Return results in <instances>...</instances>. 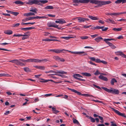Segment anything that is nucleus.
<instances>
[{
  "label": "nucleus",
  "instance_id": "28",
  "mask_svg": "<svg viewBox=\"0 0 126 126\" xmlns=\"http://www.w3.org/2000/svg\"><path fill=\"white\" fill-rule=\"evenodd\" d=\"M17 5L21 4L23 5L24 3L20 1H16L14 2Z\"/></svg>",
  "mask_w": 126,
  "mask_h": 126
},
{
  "label": "nucleus",
  "instance_id": "53",
  "mask_svg": "<svg viewBox=\"0 0 126 126\" xmlns=\"http://www.w3.org/2000/svg\"><path fill=\"white\" fill-rule=\"evenodd\" d=\"M122 52L120 51H117V52H116L115 53L116 54L121 56L122 54Z\"/></svg>",
  "mask_w": 126,
  "mask_h": 126
},
{
  "label": "nucleus",
  "instance_id": "59",
  "mask_svg": "<svg viewBox=\"0 0 126 126\" xmlns=\"http://www.w3.org/2000/svg\"><path fill=\"white\" fill-rule=\"evenodd\" d=\"M123 36L122 35H120L118 37H117L116 38L118 39H123Z\"/></svg>",
  "mask_w": 126,
  "mask_h": 126
},
{
  "label": "nucleus",
  "instance_id": "21",
  "mask_svg": "<svg viewBox=\"0 0 126 126\" xmlns=\"http://www.w3.org/2000/svg\"><path fill=\"white\" fill-rule=\"evenodd\" d=\"M4 33L6 34L10 35L13 33V32L12 30H9L5 31L4 32Z\"/></svg>",
  "mask_w": 126,
  "mask_h": 126
},
{
  "label": "nucleus",
  "instance_id": "15",
  "mask_svg": "<svg viewBox=\"0 0 126 126\" xmlns=\"http://www.w3.org/2000/svg\"><path fill=\"white\" fill-rule=\"evenodd\" d=\"M99 78L100 79L104 81H107L108 80V79L107 78L104 77L102 75H100L99 76Z\"/></svg>",
  "mask_w": 126,
  "mask_h": 126
},
{
  "label": "nucleus",
  "instance_id": "64",
  "mask_svg": "<svg viewBox=\"0 0 126 126\" xmlns=\"http://www.w3.org/2000/svg\"><path fill=\"white\" fill-rule=\"evenodd\" d=\"M121 56L123 58H126V55L124 54L123 52L122 53V54H121Z\"/></svg>",
  "mask_w": 126,
  "mask_h": 126
},
{
  "label": "nucleus",
  "instance_id": "16",
  "mask_svg": "<svg viewBox=\"0 0 126 126\" xmlns=\"http://www.w3.org/2000/svg\"><path fill=\"white\" fill-rule=\"evenodd\" d=\"M35 14L34 13L29 12L28 13H25L24 14V15L25 16H35Z\"/></svg>",
  "mask_w": 126,
  "mask_h": 126
},
{
  "label": "nucleus",
  "instance_id": "62",
  "mask_svg": "<svg viewBox=\"0 0 126 126\" xmlns=\"http://www.w3.org/2000/svg\"><path fill=\"white\" fill-rule=\"evenodd\" d=\"M110 47L112 49H114L116 48V47L113 44L112 45H110Z\"/></svg>",
  "mask_w": 126,
  "mask_h": 126
},
{
  "label": "nucleus",
  "instance_id": "56",
  "mask_svg": "<svg viewBox=\"0 0 126 126\" xmlns=\"http://www.w3.org/2000/svg\"><path fill=\"white\" fill-rule=\"evenodd\" d=\"M40 60H41V62H46L49 61L48 60H47V59Z\"/></svg>",
  "mask_w": 126,
  "mask_h": 126
},
{
  "label": "nucleus",
  "instance_id": "51",
  "mask_svg": "<svg viewBox=\"0 0 126 126\" xmlns=\"http://www.w3.org/2000/svg\"><path fill=\"white\" fill-rule=\"evenodd\" d=\"M19 13L16 12H12V14L15 16H17L18 14Z\"/></svg>",
  "mask_w": 126,
  "mask_h": 126
},
{
  "label": "nucleus",
  "instance_id": "1",
  "mask_svg": "<svg viewBox=\"0 0 126 126\" xmlns=\"http://www.w3.org/2000/svg\"><path fill=\"white\" fill-rule=\"evenodd\" d=\"M102 88L109 93H111L112 94H119V91L118 90L113 89L112 88L110 89H109L104 87H102Z\"/></svg>",
  "mask_w": 126,
  "mask_h": 126
},
{
  "label": "nucleus",
  "instance_id": "17",
  "mask_svg": "<svg viewBox=\"0 0 126 126\" xmlns=\"http://www.w3.org/2000/svg\"><path fill=\"white\" fill-rule=\"evenodd\" d=\"M96 3H96V4H98V6H99L104 5L103 2V1L97 0Z\"/></svg>",
  "mask_w": 126,
  "mask_h": 126
},
{
  "label": "nucleus",
  "instance_id": "38",
  "mask_svg": "<svg viewBox=\"0 0 126 126\" xmlns=\"http://www.w3.org/2000/svg\"><path fill=\"white\" fill-rule=\"evenodd\" d=\"M36 19L39 18V19H41V18H43V19H46L47 17L45 16H36Z\"/></svg>",
  "mask_w": 126,
  "mask_h": 126
},
{
  "label": "nucleus",
  "instance_id": "3",
  "mask_svg": "<svg viewBox=\"0 0 126 126\" xmlns=\"http://www.w3.org/2000/svg\"><path fill=\"white\" fill-rule=\"evenodd\" d=\"M67 50L65 49H49L48 51L49 52H53L56 53H64V51H66Z\"/></svg>",
  "mask_w": 126,
  "mask_h": 126
},
{
  "label": "nucleus",
  "instance_id": "46",
  "mask_svg": "<svg viewBox=\"0 0 126 126\" xmlns=\"http://www.w3.org/2000/svg\"><path fill=\"white\" fill-rule=\"evenodd\" d=\"M41 79V80H43L40 81V82H41L45 83V82H47L48 81V80H45L44 79Z\"/></svg>",
  "mask_w": 126,
  "mask_h": 126
},
{
  "label": "nucleus",
  "instance_id": "14",
  "mask_svg": "<svg viewBox=\"0 0 126 126\" xmlns=\"http://www.w3.org/2000/svg\"><path fill=\"white\" fill-rule=\"evenodd\" d=\"M88 16L89 18L93 20H96L100 19L98 16H94L90 15Z\"/></svg>",
  "mask_w": 126,
  "mask_h": 126
},
{
  "label": "nucleus",
  "instance_id": "55",
  "mask_svg": "<svg viewBox=\"0 0 126 126\" xmlns=\"http://www.w3.org/2000/svg\"><path fill=\"white\" fill-rule=\"evenodd\" d=\"M101 60L100 59H96L95 62L97 63H101Z\"/></svg>",
  "mask_w": 126,
  "mask_h": 126
},
{
  "label": "nucleus",
  "instance_id": "18",
  "mask_svg": "<svg viewBox=\"0 0 126 126\" xmlns=\"http://www.w3.org/2000/svg\"><path fill=\"white\" fill-rule=\"evenodd\" d=\"M38 1L39 2V4H38V5H40L41 3L45 4L47 3L48 2V1L46 0H38Z\"/></svg>",
  "mask_w": 126,
  "mask_h": 126
},
{
  "label": "nucleus",
  "instance_id": "40",
  "mask_svg": "<svg viewBox=\"0 0 126 126\" xmlns=\"http://www.w3.org/2000/svg\"><path fill=\"white\" fill-rule=\"evenodd\" d=\"M123 0H117L115 1V3L116 4H119L121 2L122 3Z\"/></svg>",
  "mask_w": 126,
  "mask_h": 126
},
{
  "label": "nucleus",
  "instance_id": "37",
  "mask_svg": "<svg viewBox=\"0 0 126 126\" xmlns=\"http://www.w3.org/2000/svg\"><path fill=\"white\" fill-rule=\"evenodd\" d=\"M104 5L108 4L110 3L111 2L110 1H103Z\"/></svg>",
  "mask_w": 126,
  "mask_h": 126
},
{
  "label": "nucleus",
  "instance_id": "9",
  "mask_svg": "<svg viewBox=\"0 0 126 126\" xmlns=\"http://www.w3.org/2000/svg\"><path fill=\"white\" fill-rule=\"evenodd\" d=\"M36 16L30 17H29L25 19H23L22 21H23L26 22L27 21L33 20L34 19H36Z\"/></svg>",
  "mask_w": 126,
  "mask_h": 126
},
{
  "label": "nucleus",
  "instance_id": "24",
  "mask_svg": "<svg viewBox=\"0 0 126 126\" xmlns=\"http://www.w3.org/2000/svg\"><path fill=\"white\" fill-rule=\"evenodd\" d=\"M52 110L54 113L56 114L59 112V111L56 110V108L54 107L52 108Z\"/></svg>",
  "mask_w": 126,
  "mask_h": 126
},
{
  "label": "nucleus",
  "instance_id": "27",
  "mask_svg": "<svg viewBox=\"0 0 126 126\" xmlns=\"http://www.w3.org/2000/svg\"><path fill=\"white\" fill-rule=\"evenodd\" d=\"M44 8L45 9H53L54 7L52 6L47 5Z\"/></svg>",
  "mask_w": 126,
  "mask_h": 126
},
{
  "label": "nucleus",
  "instance_id": "25",
  "mask_svg": "<svg viewBox=\"0 0 126 126\" xmlns=\"http://www.w3.org/2000/svg\"><path fill=\"white\" fill-rule=\"evenodd\" d=\"M117 82V80L115 78L112 79L110 81V83L112 85H113L115 82Z\"/></svg>",
  "mask_w": 126,
  "mask_h": 126
},
{
  "label": "nucleus",
  "instance_id": "31",
  "mask_svg": "<svg viewBox=\"0 0 126 126\" xmlns=\"http://www.w3.org/2000/svg\"><path fill=\"white\" fill-rule=\"evenodd\" d=\"M122 28H113L112 30L115 31H120L122 30Z\"/></svg>",
  "mask_w": 126,
  "mask_h": 126
},
{
  "label": "nucleus",
  "instance_id": "57",
  "mask_svg": "<svg viewBox=\"0 0 126 126\" xmlns=\"http://www.w3.org/2000/svg\"><path fill=\"white\" fill-rule=\"evenodd\" d=\"M89 58L92 61H95L96 59L94 57H90Z\"/></svg>",
  "mask_w": 126,
  "mask_h": 126
},
{
  "label": "nucleus",
  "instance_id": "13",
  "mask_svg": "<svg viewBox=\"0 0 126 126\" xmlns=\"http://www.w3.org/2000/svg\"><path fill=\"white\" fill-rule=\"evenodd\" d=\"M78 19V22L79 23H81L82 22H84V18H82L81 17H76L73 19Z\"/></svg>",
  "mask_w": 126,
  "mask_h": 126
},
{
  "label": "nucleus",
  "instance_id": "36",
  "mask_svg": "<svg viewBox=\"0 0 126 126\" xmlns=\"http://www.w3.org/2000/svg\"><path fill=\"white\" fill-rule=\"evenodd\" d=\"M43 41H52L53 39H50L49 38H46L42 40Z\"/></svg>",
  "mask_w": 126,
  "mask_h": 126
},
{
  "label": "nucleus",
  "instance_id": "6",
  "mask_svg": "<svg viewBox=\"0 0 126 126\" xmlns=\"http://www.w3.org/2000/svg\"><path fill=\"white\" fill-rule=\"evenodd\" d=\"M111 109L112 110L114 111L115 113H116L118 115L121 116L122 117H124L125 118H126V115H125V114L124 113H122L120 112L118 110H116L115 109L113 108H111Z\"/></svg>",
  "mask_w": 126,
  "mask_h": 126
},
{
  "label": "nucleus",
  "instance_id": "29",
  "mask_svg": "<svg viewBox=\"0 0 126 126\" xmlns=\"http://www.w3.org/2000/svg\"><path fill=\"white\" fill-rule=\"evenodd\" d=\"M10 75L9 74L5 73L0 74V77H9Z\"/></svg>",
  "mask_w": 126,
  "mask_h": 126
},
{
  "label": "nucleus",
  "instance_id": "63",
  "mask_svg": "<svg viewBox=\"0 0 126 126\" xmlns=\"http://www.w3.org/2000/svg\"><path fill=\"white\" fill-rule=\"evenodd\" d=\"M49 17H54L55 16V15H52L51 14H48L47 15Z\"/></svg>",
  "mask_w": 126,
  "mask_h": 126
},
{
  "label": "nucleus",
  "instance_id": "12",
  "mask_svg": "<svg viewBox=\"0 0 126 126\" xmlns=\"http://www.w3.org/2000/svg\"><path fill=\"white\" fill-rule=\"evenodd\" d=\"M67 89L68 90H71L72 92L77 94L79 95H82V94H81V93L80 92H79L75 89H72L69 88H68Z\"/></svg>",
  "mask_w": 126,
  "mask_h": 126
},
{
  "label": "nucleus",
  "instance_id": "43",
  "mask_svg": "<svg viewBox=\"0 0 126 126\" xmlns=\"http://www.w3.org/2000/svg\"><path fill=\"white\" fill-rule=\"evenodd\" d=\"M89 119H90L91 121L93 123H94L95 122V120L94 118L92 117L91 116L89 117Z\"/></svg>",
  "mask_w": 126,
  "mask_h": 126
},
{
  "label": "nucleus",
  "instance_id": "52",
  "mask_svg": "<svg viewBox=\"0 0 126 126\" xmlns=\"http://www.w3.org/2000/svg\"><path fill=\"white\" fill-rule=\"evenodd\" d=\"M108 20H109L110 22H111L113 24H115V22L113 20H111L110 18L108 19Z\"/></svg>",
  "mask_w": 126,
  "mask_h": 126
},
{
  "label": "nucleus",
  "instance_id": "47",
  "mask_svg": "<svg viewBox=\"0 0 126 126\" xmlns=\"http://www.w3.org/2000/svg\"><path fill=\"white\" fill-rule=\"evenodd\" d=\"M24 70L26 72H28L30 71V69L28 68L27 67L24 68Z\"/></svg>",
  "mask_w": 126,
  "mask_h": 126
},
{
  "label": "nucleus",
  "instance_id": "26",
  "mask_svg": "<svg viewBox=\"0 0 126 126\" xmlns=\"http://www.w3.org/2000/svg\"><path fill=\"white\" fill-rule=\"evenodd\" d=\"M111 40L115 41L116 40L113 38L105 39H104V41L106 43V42H109V41H110Z\"/></svg>",
  "mask_w": 126,
  "mask_h": 126
},
{
  "label": "nucleus",
  "instance_id": "48",
  "mask_svg": "<svg viewBox=\"0 0 126 126\" xmlns=\"http://www.w3.org/2000/svg\"><path fill=\"white\" fill-rule=\"evenodd\" d=\"M39 69L42 70H44L45 69V67L43 66H39Z\"/></svg>",
  "mask_w": 126,
  "mask_h": 126
},
{
  "label": "nucleus",
  "instance_id": "45",
  "mask_svg": "<svg viewBox=\"0 0 126 126\" xmlns=\"http://www.w3.org/2000/svg\"><path fill=\"white\" fill-rule=\"evenodd\" d=\"M37 11V10L35 8L34 9H31L30 10V11L33 12L34 13H35L36 14L37 13L36 11Z\"/></svg>",
  "mask_w": 126,
  "mask_h": 126
},
{
  "label": "nucleus",
  "instance_id": "7",
  "mask_svg": "<svg viewBox=\"0 0 126 126\" xmlns=\"http://www.w3.org/2000/svg\"><path fill=\"white\" fill-rule=\"evenodd\" d=\"M57 19V20L55 21V22L56 23H59L60 24H62L66 23L65 20L63 19Z\"/></svg>",
  "mask_w": 126,
  "mask_h": 126
},
{
  "label": "nucleus",
  "instance_id": "33",
  "mask_svg": "<svg viewBox=\"0 0 126 126\" xmlns=\"http://www.w3.org/2000/svg\"><path fill=\"white\" fill-rule=\"evenodd\" d=\"M103 28V27H102V26L100 27L99 26H97L96 27H94L93 28L91 27V28L92 29H101Z\"/></svg>",
  "mask_w": 126,
  "mask_h": 126
},
{
  "label": "nucleus",
  "instance_id": "11",
  "mask_svg": "<svg viewBox=\"0 0 126 126\" xmlns=\"http://www.w3.org/2000/svg\"><path fill=\"white\" fill-rule=\"evenodd\" d=\"M75 2L78 3V2H80V3H87L89 2V0H75Z\"/></svg>",
  "mask_w": 126,
  "mask_h": 126
},
{
  "label": "nucleus",
  "instance_id": "34",
  "mask_svg": "<svg viewBox=\"0 0 126 126\" xmlns=\"http://www.w3.org/2000/svg\"><path fill=\"white\" fill-rule=\"evenodd\" d=\"M22 35V36H23L22 38V40H24L28 38L29 37L28 35L24 34L23 35Z\"/></svg>",
  "mask_w": 126,
  "mask_h": 126
},
{
  "label": "nucleus",
  "instance_id": "22",
  "mask_svg": "<svg viewBox=\"0 0 126 126\" xmlns=\"http://www.w3.org/2000/svg\"><path fill=\"white\" fill-rule=\"evenodd\" d=\"M55 73H60L64 74H67V72H64L63 71L61 70H56V71H55Z\"/></svg>",
  "mask_w": 126,
  "mask_h": 126
},
{
  "label": "nucleus",
  "instance_id": "42",
  "mask_svg": "<svg viewBox=\"0 0 126 126\" xmlns=\"http://www.w3.org/2000/svg\"><path fill=\"white\" fill-rule=\"evenodd\" d=\"M82 95L84 96H86V97H91V96L93 97V95H90V94H82Z\"/></svg>",
  "mask_w": 126,
  "mask_h": 126
},
{
  "label": "nucleus",
  "instance_id": "23",
  "mask_svg": "<svg viewBox=\"0 0 126 126\" xmlns=\"http://www.w3.org/2000/svg\"><path fill=\"white\" fill-rule=\"evenodd\" d=\"M41 60L38 59H32V62L41 63Z\"/></svg>",
  "mask_w": 126,
  "mask_h": 126
},
{
  "label": "nucleus",
  "instance_id": "20",
  "mask_svg": "<svg viewBox=\"0 0 126 126\" xmlns=\"http://www.w3.org/2000/svg\"><path fill=\"white\" fill-rule=\"evenodd\" d=\"M81 74L83 76H85L87 77H90L91 76V74L87 72H82L81 73Z\"/></svg>",
  "mask_w": 126,
  "mask_h": 126
},
{
  "label": "nucleus",
  "instance_id": "60",
  "mask_svg": "<svg viewBox=\"0 0 126 126\" xmlns=\"http://www.w3.org/2000/svg\"><path fill=\"white\" fill-rule=\"evenodd\" d=\"M77 79L79 81H85V80L83 79H81V78H77Z\"/></svg>",
  "mask_w": 126,
  "mask_h": 126
},
{
  "label": "nucleus",
  "instance_id": "32",
  "mask_svg": "<svg viewBox=\"0 0 126 126\" xmlns=\"http://www.w3.org/2000/svg\"><path fill=\"white\" fill-rule=\"evenodd\" d=\"M73 122L74 124H77L78 125L81 126L78 121L76 119L73 120Z\"/></svg>",
  "mask_w": 126,
  "mask_h": 126
},
{
  "label": "nucleus",
  "instance_id": "41",
  "mask_svg": "<svg viewBox=\"0 0 126 126\" xmlns=\"http://www.w3.org/2000/svg\"><path fill=\"white\" fill-rule=\"evenodd\" d=\"M88 37L87 36H82L80 37V38L82 39H86L88 38Z\"/></svg>",
  "mask_w": 126,
  "mask_h": 126
},
{
  "label": "nucleus",
  "instance_id": "39",
  "mask_svg": "<svg viewBox=\"0 0 126 126\" xmlns=\"http://www.w3.org/2000/svg\"><path fill=\"white\" fill-rule=\"evenodd\" d=\"M89 2L91 3H94L96 4L97 0H89Z\"/></svg>",
  "mask_w": 126,
  "mask_h": 126
},
{
  "label": "nucleus",
  "instance_id": "44",
  "mask_svg": "<svg viewBox=\"0 0 126 126\" xmlns=\"http://www.w3.org/2000/svg\"><path fill=\"white\" fill-rule=\"evenodd\" d=\"M20 24V23H17L13 24L12 26L14 27H17Z\"/></svg>",
  "mask_w": 126,
  "mask_h": 126
},
{
  "label": "nucleus",
  "instance_id": "8",
  "mask_svg": "<svg viewBox=\"0 0 126 126\" xmlns=\"http://www.w3.org/2000/svg\"><path fill=\"white\" fill-rule=\"evenodd\" d=\"M53 58L56 60L58 61H61L63 62L65 61L62 58H60L58 56H54L53 57Z\"/></svg>",
  "mask_w": 126,
  "mask_h": 126
},
{
  "label": "nucleus",
  "instance_id": "19",
  "mask_svg": "<svg viewBox=\"0 0 126 126\" xmlns=\"http://www.w3.org/2000/svg\"><path fill=\"white\" fill-rule=\"evenodd\" d=\"M73 77L77 79L78 78H83V77L79 74H75L73 76Z\"/></svg>",
  "mask_w": 126,
  "mask_h": 126
},
{
  "label": "nucleus",
  "instance_id": "30",
  "mask_svg": "<svg viewBox=\"0 0 126 126\" xmlns=\"http://www.w3.org/2000/svg\"><path fill=\"white\" fill-rule=\"evenodd\" d=\"M103 39L101 37H98L97 38H95L94 40L97 42H99L100 41V40H102Z\"/></svg>",
  "mask_w": 126,
  "mask_h": 126
},
{
  "label": "nucleus",
  "instance_id": "54",
  "mask_svg": "<svg viewBox=\"0 0 126 126\" xmlns=\"http://www.w3.org/2000/svg\"><path fill=\"white\" fill-rule=\"evenodd\" d=\"M90 35L91 36V37L93 38H95L96 37L98 36V34H95L94 35Z\"/></svg>",
  "mask_w": 126,
  "mask_h": 126
},
{
  "label": "nucleus",
  "instance_id": "50",
  "mask_svg": "<svg viewBox=\"0 0 126 126\" xmlns=\"http://www.w3.org/2000/svg\"><path fill=\"white\" fill-rule=\"evenodd\" d=\"M102 27H103V28L101 29L103 31H105L108 29L107 27H105L104 26H102Z\"/></svg>",
  "mask_w": 126,
  "mask_h": 126
},
{
  "label": "nucleus",
  "instance_id": "35",
  "mask_svg": "<svg viewBox=\"0 0 126 126\" xmlns=\"http://www.w3.org/2000/svg\"><path fill=\"white\" fill-rule=\"evenodd\" d=\"M72 37H61V38L62 39H64L66 40H68L69 39L72 38Z\"/></svg>",
  "mask_w": 126,
  "mask_h": 126
},
{
  "label": "nucleus",
  "instance_id": "58",
  "mask_svg": "<svg viewBox=\"0 0 126 126\" xmlns=\"http://www.w3.org/2000/svg\"><path fill=\"white\" fill-rule=\"evenodd\" d=\"M117 21H126V19H121L120 20H117Z\"/></svg>",
  "mask_w": 126,
  "mask_h": 126
},
{
  "label": "nucleus",
  "instance_id": "10",
  "mask_svg": "<svg viewBox=\"0 0 126 126\" xmlns=\"http://www.w3.org/2000/svg\"><path fill=\"white\" fill-rule=\"evenodd\" d=\"M74 54L79 55L82 54V56H84L87 55V54L84 51L74 52Z\"/></svg>",
  "mask_w": 126,
  "mask_h": 126
},
{
  "label": "nucleus",
  "instance_id": "61",
  "mask_svg": "<svg viewBox=\"0 0 126 126\" xmlns=\"http://www.w3.org/2000/svg\"><path fill=\"white\" fill-rule=\"evenodd\" d=\"M20 29L21 30H24V31H28L27 28H20Z\"/></svg>",
  "mask_w": 126,
  "mask_h": 126
},
{
  "label": "nucleus",
  "instance_id": "5",
  "mask_svg": "<svg viewBox=\"0 0 126 126\" xmlns=\"http://www.w3.org/2000/svg\"><path fill=\"white\" fill-rule=\"evenodd\" d=\"M26 4L30 5H32L33 4L38 5L39 4L38 0H29L26 3Z\"/></svg>",
  "mask_w": 126,
  "mask_h": 126
},
{
  "label": "nucleus",
  "instance_id": "4",
  "mask_svg": "<svg viewBox=\"0 0 126 126\" xmlns=\"http://www.w3.org/2000/svg\"><path fill=\"white\" fill-rule=\"evenodd\" d=\"M9 62H11L16 64L20 65H25V64L22 62H20L18 60L15 59L9 61Z\"/></svg>",
  "mask_w": 126,
  "mask_h": 126
},
{
  "label": "nucleus",
  "instance_id": "2",
  "mask_svg": "<svg viewBox=\"0 0 126 126\" xmlns=\"http://www.w3.org/2000/svg\"><path fill=\"white\" fill-rule=\"evenodd\" d=\"M47 25L49 27H54L58 29H61V27H59L58 25L53 22L51 21L48 22L47 23Z\"/></svg>",
  "mask_w": 126,
  "mask_h": 126
},
{
  "label": "nucleus",
  "instance_id": "49",
  "mask_svg": "<svg viewBox=\"0 0 126 126\" xmlns=\"http://www.w3.org/2000/svg\"><path fill=\"white\" fill-rule=\"evenodd\" d=\"M22 34H15L13 36L14 37H20L23 36Z\"/></svg>",
  "mask_w": 126,
  "mask_h": 126
}]
</instances>
